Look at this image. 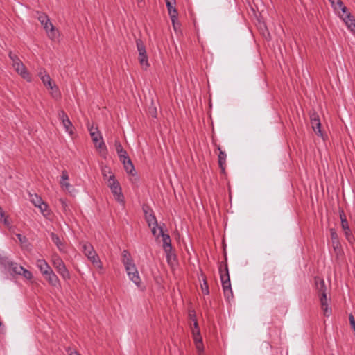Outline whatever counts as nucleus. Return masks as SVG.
<instances>
[{"mask_svg":"<svg viewBox=\"0 0 355 355\" xmlns=\"http://www.w3.org/2000/svg\"><path fill=\"white\" fill-rule=\"evenodd\" d=\"M5 217V212L3 209L0 207V221Z\"/></svg>","mask_w":355,"mask_h":355,"instance_id":"45","label":"nucleus"},{"mask_svg":"<svg viewBox=\"0 0 355 355\" xmlns=\"http://www.w3.org/2000/svg\"><path fill=\"white\" fill-rule=\"evenodd\" d=\"M38 76L42 81L43 84L45 86L48 87V88L54 85V83H53L52 82L50 76L47 74L44 69H41L40 71Z\"/></svg>","mask_w":355,"mask_h":355,"instance_id":"19","label":"nucleus"},{"mask_svg":"<svg viewBox=\"0 0 355 355\" xmlns=\"http://www.w3.org/2000/svg\"><path fill=\"white\" fill-rule=\"evenodd\" d=\"M21 275H22L27 279H31L33 278V275L31 272L25 269L24 268H23V270Z\"/></svg>","mask_w":355,"mask_h":355,"instance_id":"37","label":"nucleus"},{"mask_svg":"<svg viewBox=\"0 0 355 355\" xmlns=\"http://www.w3.org/2000/svg\"><path fill=\"white\" fill-rule=\"evenodd\" d=\"M143 209L145 213L146 222L148 227L151 229L152 234L154 236H157L158 224L155 215L152 213V211H150V214H148V211L145 208H143Z\"/></svg>","mask_w":355,"mask_h":355,"instance_id":"11","label":"nucleus"},{"mask_svg":"<svg viewBox=\"0 0 355 355\" xmlns=\"http://www.w3.org/2000/svg\"><path fill=\"white\" fill-rule=\"evenodd\" d=\"M1 221L3 223V224L6 227H10V223L9 220H8L7 217H4Z\"/></svg>","mask_w":355,"mask_h":355,"instance_id":"44","label":"nucleus"},{"mask_svg":"<svg viewBox=\"0 0 355 355\" xmlns=\"http://www.w3.org/2000/svg\"><path fill=\"white\" fill-rule=\"evenodd\" d=\"M2 326V322L0 321V327Z\"/></svg>","mask_w":355,"mask_h":355,"instance_id":"50","label":"nucleus"},{"mask_svg":"<svg viewBox=\"0 0 355 355\" xmlns=\"http://www.w3.org/2000/svg\"><path fill=\"white\" fill-rule=\"evenodd\" d=\"M201 288H202V293L205 295H208L209 293V286L205 280L204 281L203 285L201 286Z\"/></svg>","mask_w":355,"mask_h":355,"instance_id":"39","label":"nucleus"},{"mask_svg":"<svg viewBox=\"0 0 355 355\" xmlns=\"http://www.w3.org/2000/svg\"><path fill=\"white\" fill-rule=\"evenodd\" d=\"M23 268L21 266H19L15 263H11L10 264V269L12 272H13L15 274L21 275V272L23 270Z\"/></svg>","mask_w":355,"mask_h":355,"instance_id":"31","label":"nucleus"},{"mask_svg":"<svg viewBox=\"0 0 355 355\" xmlns=\"http://www.w3.org/2000/svg\"><path fill=\"white\" fill-rule=\"evenodd\" d=\"M217 149L219 150L218 165L221 170V172L225 173L226 167L227 154L225 153V152L222 150L221 148L219 146L217 147Z\"/></svg>","mask_w":355,"mask_h":355,"instance_id":"17","label":"nucleus"},{"mask_svg":"<svg viewBox=\"0 0 355 355\" xmlns=\"http://www.w3.org/2000/svg\"><path fill=\"white\" fill-rule=\"evenodd\" d=\"M13 68L24 79L26 80L28 82L31 81V76L22 62L17 64V66Z\"/></svg>","mask_w":355,"mask_h":355,"instance_id":"15","label":"nucleus"},{"mask_svg":"<svg viewBox=\"0 0 355 355\" xmlns=\"http://www.w3.org/2000/svg\"><path fill=\"white\" fill-rule=\"evenodd\" d=\"M16 236L21 244H24V243H26L28 242V239H26V237L21 235V234H17Z\"/></svg>","mask_w":355,"mask_h":355,"instance_id":"40","label":"nucleus"},{"mask_svg":"<svg viewBox=\"0 0 355 355\" xmlns=\"http://www.w3.org/2000/svg\"><path fill=\"white\" fill-rule=\"evenodd\" d=\"M345 236L346 239L349 243H353L355 241L354 236L351 231L350 229L349 230H345L344 231Z\"/></svg>","mask_w":355,"mask_h":355,"instance_id":"33","label":"nucleus"},{"mask_svg":"<svg viewBox=\"0 0 355 355\" xmlns=\"http://www.w3.org/2000/svg\"><path fill=\"white\" fill-rule=\"evenodd\" d=\"M124 267L129 279L137 286H139L141 284V279L135 264L133 263L130 265L125 266Z\"/></svg>","mask_w":355,"mask_h":355,"instance_id":"8","label":"nucleus"},{"mask_svg":"<svg viewBox=\"0 0 355 355\" xmlns=\"http://www.w3.org/2000/svg\"><path fill=\"white\" fill-rule=\"evenodd\" d=\"M341 227L343 231L349 230V229H350L347 220H343V221L341 222Z\"/></svg>","mask_w":355,"mask_h":355,"instance_id":"41","label":"nucleus"},{"mask_svg":"<svg viewBox=\"0 0 355 355\" xmlns=\"http://www.w3.org/2000/svg\"><path fill=\"white\" fill-rule=\"evenodd\" d=\"M115 149L120 161L123 163L124 168L128 173L134 175L135 168L133 164L127 154L125 150L123 149L120 141L116 140L114 142Z\"/></svg>","mask_w":355,"mask_h":355,"instance_id":"1","label":"nucleus"},{"mask_svg":"<svg viewBox=\"0 0 355 355\" xmlns=\"http://www.w3.org/2000/svg\"><path fill=\"white\" fill-rule=\"evenodd\" d=\"M137 51L139 53V61L140 64L146 69L149 67L148 56L146 53V47L141 40L137 39L136 40Z\"/></svg>","mask_w":355,"mask_h":355,"instance_id":"6","label":"nucleus"},{"mask_svg":"<svg viewBox=\"0 0 355 355\" xmlns=\"http://www.w3.org/2000/svg\"><path fill=\"white\" fill-rule=\"evenodd\" d=\"M67 352L69 355H81L78 351L71 349H69Z\"/></svg>","mask_w":355,"mask_h":355,"instance_id":"42","label":"nucleus"},{"mask_svg":"<svg viewBox=\"0 0 355 355\" xmlns=\"http://www.w3.org/2000/svg\"><path fill=\"white\" fill-rule=\"evenodd\" d=\"M107 184L115 200L121 205H124L125 200L124 196L121 191V187L114 175L109 176V178L107 179Z\"/></svg>","mask_w":355,"mask_h":355,"instance_id":"3","label":"nucleus"},{"mask_svg":"<svg viewBox=\"0 0 355 355\" xmlns=\"http://www.w3.org/2000/svg\"><path fill=\"white\" fill-rule=\"evenodd\" d=\"M69 175L67 171H62L60 184L61 188L64 191H67L69 193H71L72 191H74V189L73 188L72 185L69 182Z\"/></svg>","mask_w":355,"mask_h":355,"instance_id":"13","label":"nucleus"},{"mask_svg":"<svg viewBox=\"0 0 355 355\" xmlns=\"http://www.w3.org/2000/svg\"><path fill=\"white\" fill-rule=\"evenodd\" d=\"M176 3V1H172V2H167L166 3L167 10L168 12H171V10H173L175 9V5Z\"/></svg>","mask_w":355,"mask_h":355,"instance_id":"38","label":"nucleus"},{"mask_svg":"<svg viewBox=\"0 0 355 355\" xmlns=\"http://www.w3.org/2000/svg\"><path fill=\"white\" fill-rule=\"evenodd\" d=\"M46 32L48 35V37L51 40H55L58 36L57 32L55 31V27L53 25L51 26L49 28H48V30H46Z\"/></svg>","mask_w":355,"mask_h":355,"instance_id":"30","label":"nucleus"},{"mask_svg":"<svg viewBox=\"0 0 355 355\" xmlns=\"http://www.w3.org/2000/svg\"><path fill=\"white\" fill-rule=\"evenodd\" d=\"M8 55H9V58H10V60L12 62V67H16L17 64H19V62H21V61L20 60L19 57L17 55L13 54L12 52H10Z\"/></svg>","mask_w":355,"mask_h":355,"instance_id":"34","label":"nucleus"},{"mask_svg":"<svg viewBox=\"0 0 355 355\" xmlns=\"http://www.w3.org/2000/svg\"><path fill=\"white\" fill-rule=\"evenodd\" d=\"M51 237L53 241V242L56 245L58 248L60 252H64V245L62 243L61 240L58 237V235H56L55 233L51 234Z\"/></svg>","mask_w":355,"mask_h":355,"instance_id":"26","label":"nucleus"},{"mask_svg":"<svg viewBox=\"0 0 355 355\" xmlns=\"http://www.w3.org/2000/svg\"><path fill=\"white\" fill-rule=\"evenodd\" d=\"M81 247L83 252L87 258L96 253L92 245L88 242L81 243Z\"/></svg>","mask_w":355,"mask_h":355,"instance_id":"18","label":"nucleus"},{"mask_svg":"<svg viewBox=\"0 0 355 355\" xmlns=\"http://www.w3.org/2000/svg\"><path fill=\"white\" fill-rule=\"evenodd\" d=\"M87 259L92 263L94 266H95L96 268L101 270V273L103 272V263L100 260L99 257L96 252L92 256H90L89 258Z\"/></svg>","mask_w":355,"mask_h":355,"instance_id":"21","label":"nucleus"},{"mask_svg":"<svg viewBox=\"0 0 355 355\" xmlns=\"http://www.w3.org/2000/svg\"><path fill=\"white\" fill-rule=\"evenodd\" d=\"M175 0H165L166 3L175 1Z\"/></svg>","mask_w":355,"mask_h":355,"instance_id":"48","label":"nucleus"},{"mask_svg":"<svg viewBox=\"0 0 355 355\" xmlns=\"http://www.w3.org/2000/svg\"><path fill=\"white\" fill-rule=\"evenodd\" d=\"M138 3L142 2L143 0H137Z\"/></svg>","mask_w":355,"mask_h":355,"instance_id":"49","label":"nucleus"},{"mask_svg":"<svg viewBox=\"0 0 355 355\" xmlns=\"http://www.w3.org/2000/svg\"><path fill=\"white\" fill-rule=\"evenodd\" d=\"M339 216H340V218L341 222L343 221V220H347L345 214L343 210L340 211Z\"/></svg>","mask_w":355,"mask_h":355,"instance_id":"43","label":"nucleus"},{"mask_svg":"<svg viewBox=\"0 0 355 355\" xmlns=\"http://www.w3.org/2000/svg\"><path fill=\"white\" fill-rule=\"evenodd\" d=\"M62 123L64 128L65 129V131L70 135H72L73 134L74 128L70 119H66L65 121H62Z\"/></svg>","mask_w":355,"mask_h":355,"instance_id":"27","label":"nucleus"},{"mask_svg":"<svg viewBox=\"0 0 355 355\" xmlns=\"http://www.w3.org/2000/svg\"><path fill=\"white\" fill-rule=\"evenodd\" d=\"M37 266L40 269L43 276L52 270V268L44 259H38L37 261Z\"/></svg>","mask_w":355,"mask_h":355,"instance_id":"20","label":"nucleus"},{"mask_svg":"<svg viewBox=\"0 0 355 355\" xmlns=\"http://www.w3.org/2000/svg\"><path fill=\"white\" fill-rule=\"evenodd\" d=\"M329 1L331 3V6L334 8V10L340 8L343 14L346 13L347 9L345 6H343V3L341 1V0H329Z\"/></svg>","mask_w":355,"mask_h":355,"instance_id":"24","label":"nucleus"},{"mask_svg":"<svg viewBox=\"0 0 355 355\" xmlns=\"http://www.w3.org/2000/svg\"><path fill=\"white\" fill-rule=\"evenodd\" d=\"M314 280H315V288L318 292V295H320V302H323L325 301V300L327 298V292H326L327 288H326L324 281L318 277H315ZM322 304H323V305L324 304V303H322Z\"/></svg>","mask_w":355,"mask_h":355,"instance_id":"9","label":"nucleus"},{"mask_svg":"<svg viewBox=\"0 0 355 355\" xmlns=\"http://www.w3.org/2000/svg\"><path fill=\"white\" fill-rule=\"evenodd\" d=\"M44 277L51 286L56 288L60 286V280L53 270L44 275Z\"/></svg>","mask_w":355,"mask_h":355,"instance_id":"16","label":"nucleus"},{"mask_svg":"<svg viewBox=\"0 0 355 355\" xmlns=\"http://www.w3.org/2000/svg\"><path fill=\"white\" fill-rule=\"evenodd\" d=\"M121 261H122V263H123L124 266L134 263L130 252L127 250H124L122 252V260Z\"/></svg>","mask_w":355,"mask_h":355,"instance_id":"25","label":"nucleus"},{"mask_svg":"<svg viewBox=\"0 0 355 355\" xmlns=\"http://www.w3.org/2000/svg\"><path fill=\"white\" fill-rule=\"evenodd\" d=\"M108 174H110V175H112V171L109 167L105 166L102 169V175H103V178H105V180H106L107 181V179L109 178V177H107Z\"/></svg>","mask_w":355,"mask_h":355,"instance_id":"35","label":"nucleus"},{"mask_svg":"<svg viewBox=\"0 0 355 355\" xmlns=\"http://www.w3.org/2000/svg\"><path fill=\"white\" fill-rule=\"evenodd\" d=\"M320 303H321V307L323 311L324 315L327 317H329L330 315V314L331 313V309L329 308L327 305V299L326 298L325 301L323 302V303L324 304V305H323L322 302H320Z\"/></svg>","mask_w":355,"mask_h":355,"instance_id":"29","label":"nucleus"},{"mask_svg":"<svg viewBox=\"0 0 355 355\" xmlns=\"http://www.w3.org/2000/svg\"><path fill=\"white\" fill-rule=\"evenodd\" d=\"M58 119L61 121V122L65 121L66 119H69L67 114L62 110L58 111Z\"/></svg>","mask_w":355,"mask_h":355,"instance_id":"36","label":"nucleus"},{"mask_svg":"<svg viewBox=\"0 0 355 355\" xmlns=\"http://www.w3.org/2000/svg\"><path fill=\"white\" fill-rule=\"evenodd\" d=\"M194 327L197 329L198 336H199L198 324L196 320L194 321Z\"/></svg>","mask_w":355,"mask_h":355,"instance_id":"47","label":"nucleus"},{"mask_svg":"<svg viewBox=\"0 0 355 355\" xmlns=\"http://www.w3.org/2000/svg\"><path fill=\"white\" fill-rule=\"evenodd\" d=\"M310 120H311V127H312L313 131L318 136L322 137V132L321 130V123H320L319 115L315 112L311 113L310 115Z\"/></svg>","mask_w":355,"mask_h":355,"instance_id":"12","label":"nucleus"},{"mask_svg":"<svg viewBox=\"0 0 355 355\" xmlns=\"http://www.w3.org/2000/svg\"><path fill=\"white\" fill-rule=\"evenodd\" d=\"M340 17L346 24L348 30L355 36V19L350 13L347 12L343 14Z\"/></svg>","mask_w":355,"mask_h":355,"instance_id":"14","label":"nucleus"},{"mask_svg":"<svg viewBox=\"0 0 355 355\" xmlns=\"http://www.w3.org/2000/svg\"><path fill=\"white\" fill-rule=\"evenodd\" d=\"M88 130L95 147L98 150H106V146L98 128H94L93 125L91 127L88 125Z\"/></svg>","mask_w":355,"mask_h":355,"instance_id":"5","label":"nucleus"},{"mask_svg":"<svg viewBox=\"0 0 355 355\" xmlns=\"http://www.w3.org/2000/svg\"><path fill=\"white\" fill-rule=\"evenodd\" d=\"M49 89H51V95L53 98L58 99L60 97V93L55 84L49 87Z\"/></svg>","mask_w":355,"mask_h":355,"instance_id":"28","label":"nucleus"},{"mask_svg":"<svg viewBox=\"0 0 355 355\" xmlns=\"http://www.w3.org/2000/svg\"><path fill=\"white\" fill-rule=\"evenodd\" d=\"M220 279L222 282V287L223 289L225 297L230 300L233 297V292L231 287V282L229 275L227 265L225 264L224 268L222 266L219 268Z\"/></svg>","mask_w":355,"mask_h":355,"instance_id":"2","label":"nucleus"},{"mask_svg":"<svg viewBox=\"0 0 355 355\" xmlns=\"http://www.w3.org/2000/svg\"><path fill=\"white\" fill-rule=\"evenodd\" d=\"M168 15L170 16V18L171 19L172 24L175 28V22L178 21V11L175 9L171 10V12H168Z\"/></svg>","mask_w":355,"mask_h":355,"instance_id":"32","label":"nucleus"},{"mask_svg":"<svg viewBox=\"0 0 355 355\" xmlns=\"http://www.w3.org/2000/svg\"><path fill=\"white\" fill-rule=\"evenodd\" d=\"M51 261L53 267L62 279L64 280H69L71 279L70 272L60 256L57 254H53Z\"/></svg>","mask_w":355,"mask_h":355,"instance_id":"4","label":"nucleus"},{"mask_svg":"<svg viewBox=\"0 0 355 355\" xmlns=\"http://www.w3.org/2000/svg\"><path fill=\"white\" fill-rule=\"evenodd\" d=\"M195 340L196 342V345H197V348L199 349L200 348V345H201V338H199V340L198 342V338H197V336H195Z\"/></svg>","mask_w":355,"mask_h":355,"instance_id":"46","label":"nucleus"},{"mask_svg":"<svg viewBox=\"0 0 355 355\" xmlns=\"http://www.w3.org/2000/svg\"><path fill=\"white\" fill-rule=\"evenodd\" d=\"M38 20L43 26L44 28L48 30L51 26H53L52 23L50 21L47 15L43 13H40L38 16Z\"/></svg>","mask_w":355,"mask_h":355,"instance_id":"22","label":"nucleus"},{"mask_svg":"<svg viewBox=\"0 0 355 355\" xmlns=\"http://www.w3.org/2000/svg\"><path fill=\"white\" fill-rule=\"evenodd\" d=\"M331 233V239L333 243L334 248L336 250L340 247V243L339 242V238L338 234L336 233L334 229L330 230Z\"/></svg>","mask_w":355,"mask_h":355,"instance_id":"23","label":"nucleus"},{"mask_svg":"<svg viewBox=\"0 0 355 355\" xmlns=\"http://www.w3.org/2000/svg\"><path fill=\"white\" fill-rule=\"evenodd\" d=\"M29 200L37 207H38L44 216L49 214L48 205L43 201L42 198L36 193H29Z\"/></svg>","mask_w":355,"mask_h":355,"instance_id":"7","label":"nucleus"},{"mask_svg":"<svg viewBox=\"0 0 355 355\" xmlns=\"http://www.w3.org/2000/svg\"><path fill=\"white\" fill-rule=\"evenodd\" d=\"M159 233H157L156 236H162L163 240V248L166 253V257H170V253L172 250L171 240L168 234H164L162 227H159Z\"/></svg>","mask_w":355,"mask_h":355,"instance_id":"10","label":"nucleus"}]
</instances>
